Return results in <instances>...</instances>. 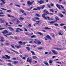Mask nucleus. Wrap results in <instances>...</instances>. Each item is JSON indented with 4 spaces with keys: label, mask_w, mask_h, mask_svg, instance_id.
Instances as JSON below:
<instances>
[{
    "label": "nucleus",
    "mask_w": 66,
    "mask_h": 66,
    "mask_svg": "<svg viewBox=\"0 0 66 66\" xmlns=\"http://www.w3.org/2000/svg\"><path fill=\"white\" fill-rule=\"evenodd\" d=\"M47 15V14L45 13H44L42 15V17L44 18V19H47V17H45V16H46Z\"/></svg>",
    "instance_id": "f257e3e1"
},
{
    "label": "nucleus",
    "mask_w": 66,
    "mask_h": 66,
    "mask_svg": "<svg viewBox=\"0 0 66 66\" xmlns=\"http://www.w3.org/2000/svg\"><path fill=\"white\" fill-rule=\"evenodd\" d=\"M37 2L40 4H43V3H45V1L42 0H40V1H38Z\"/></svg>",
    "instance_id": "f03ea898"
},
{
    "label": "nucleus",
    "mask_w": 66,
    "mask_h": 66,
    "mask_svg": "<svg viewBox=\"0 0 66 66\" xmlns=\"http://www.w3.org/2000/svg\"><path fill=\"white\" fill-rule=\"evenodd\" d=\"M2 33L3 34H6V33H8V31H7L6 30H4V31L2 32Z\"/></svg>",
    "instance_id": "7ed1b4c3"
},
{
    "label": "nucleus",
    "mask_w": 66,
    "mask_h": 66,
    "mask_svg": "<svg viewBox=\"0 0 66 66\" xmlns=\"http://www.w3.org/2000/svg\"><path fill=\"white\" fill-rule=\"evenodd\" d=\"M12 32H9V34H7L6 35L4 34V36H6V37H7V35H12Z\"/></svg>",
    "instance_id": "20e7f679"
},
{
    "label": "nucleus",
    "mask_w": 66,
    "mask_h": 66,
    "mask_svg": "<svg viewBox=\"0 0 66 66\" xmlns=\"http://www.w3.org/2000/svg\"><path fill=\"white\" fill-rule=\"evenodd\" d=\"M17 30H16V32H17V33H19V32H20L19 31H18V30H20V31H22V29H21L18 28L17 29Z\"/></svg>",
    "instance_id": "39448f33"
},
{
    "label": "nucleus",
    "mask_w": 66,
    "mask_h": 66,
    "mask_svg": "<svg viewBox=\"0 0 66 66\" xmlns=\"http://www.w3.org/2000/svg\"><path fill=\"white\" fill-rule=\"evenodd\" d=\"M27 61L28 62H29V63H31V62H32V60H31V59H29V58H28L27 60Z\"/></svg>",
    "instance_id": "423d86ee"
},
{
    "label": "nucleus",
    "mask_w": 66,
    "mask_h": 66,
    "mask_svg": "<svg viewBox=\"0 0 66 66\" xmlns=\"http://www.w3.org/2000/svg\"><path fill=\"white\" fill-rule=\"evenodd\" d=\"M56 6L57 7H58L59 9L61 10L62 8L61 7V5H59L58 4H57L56 5Z\"/></svg>",
    "instance_id": "0eeeda50"
},
{
    "label": "nucleus",
    "mask_w": 66,
    "mask_h": 66,
    "mask_svg": "<svg viewBox=\"0 0 66 66\" xmlns=\"http://www.w3.org/2000/svg\"><path fill=\"white\" fill-rule=\"evenodd\" d=\"M10 50H11V51H12L13 52H15L16 53V54H19V53H18V52H17L15 51H14V50H12V48H11L10 49Z\"/></svg>",
    "instance_id": "6e6552de"
},
{
    "label": "nucleus",
    "mask_w": 66,
    "mask_h": 66,
    "mask_svg": "<svg viewBox=\"0 0 66 66\" xmlns=\"http://www.w3.org/2000/svg\"><path fill=\"white\" fill-rule=\"evenodd\" d=\"M58 14L59 15L61 18H62V17H64V16L63 15V14H62V13H58Z\"/></svg>",
    "instance_id": "1a4fd4ad"
},
{
    "label": "nucleus",
    "mask_w": 66,
    "mask_h": 66,
    "mask_svg": "<svg viewBox=\"0 0 66 66\" xmlns=\"http://www.w3.org/2000/svg\"><path fill=\"white\" fill-rule=\"evenodd\" d=\"M0 21L1 22V23H3L5 22V21L3 20H2V19H0Z\"/></svg>",
    "instance_id": "9d476101"
},
{
    "label": "nucleus",
    "mask_w": 66,
    "mask_h": 66,
    "mask_svg": "<svg viewBox=\"0 0 66 66\" xmlns=\"http://www.w3.org/2000/svg\"><path fill=\"white\" fill-rule=\"evenodd\" d=\"M49 63H50V65H51L52 63H53V61H52L51 60H50L49 61Z\"/></svg>",
    "instance_id": "9b49d317"
},
{
    "label": "nucleus",
    "mask_w": 66,
    "mask_h": 66,
    "mask_svg": "<svg viewBox=\"0 0 66 66\" xmlns=\"http://www.w3.org/2000/svg\"><path fill=\"white\" fill-rule=\"evenodd\" d=\"M52 52L54 53V54H57V53H56L55 52V51L53 50H52Z\"/></svg>",
    "instance_id": "f8f14e48"
},
{
    "label": "nucleus",
    "mask_w": 66,
    "mask_h": 66,
    "mask_svg": "<svg viewBox=\"0 0 66 66\" xmlns=\"http://www.w3.org/2000/svg\"><path fill=\"white\" fill-rule=\"evenodd\" d=\"M46 38H48V39H49L51 40V37H50V36H48V35H47L46 36Z\"/></svg>",
    "instance_id": "ddd939ff"
},
{
    "label": "nucleus",
    "mask_w": 66,
    "mask_h": 66,
    "mask_svg": "<svg viewBox=\"0 0 66 66\" xmlns=\"http://www.w3.org/2000/svg\"><path fill=\"white\" fill-rule=\"evenodd\" d=\"M47 18L49 20H53V18H51L50 19L48 16H47Z\"/></svg>",
    "instance_id": "4468645a"
},
{
    "label": "nucleus",
    "mask_w": 66,
    "mask_h": 66,
    "mask_svg": "<svg viewBox=\"0 0 66 66\" xmlns=\"http://www.w3.org/2000/svg\"><path fill=\"white\" fill-rule=\"evenodd\" d=\"M5 56L6 57H7L8 59H10L11 58V57L10 56H8L7 55H5Z\"/></svg>",
    "instance_id": "2eb2a0df"
},
{
    "label": "nucleus",
    "mask_w": 66,
    "mask_h": 66,
    "mask_svg": "<svg viewBox=\"0 0 66 66\" xmlns=\"http://www.w3.org/2000/svg\"><path fill=\"white\" fill-rule=\"evenodd\" d=\"M41 43H42V42H40V40H38L37 41V43L39 45H40L41 44Z\"/></svg>",
    "instance_id": "dca6fc26"
},
{
    "label": "nucleus",
    "mask_w": 66,
    "mask_h": 66,
    "mask_svg": "<svg viewBox=\"0 0 66 66\" xmlns=\"http://www.w3.org/2000/svg\"><path fill=\"white\" fill-rule=\"evenodd\" d=\"M5 2H3L1 3L0 4V5L1 6H2V5H3V4H5Z\"/></svg>",
    "instance_id": "f3484780"
},
{
    "label": "nucleus",
    "mask_w": 66,
    "mask_h": 66,
    "mask_svg": "<svg viewBox=\"0 0 66 66\" xmlns=\"http://www.w3.org/2000/svg\"><path fill=\"white\" fill-rule=\"evenodd\" d=\"M55 18L56 20H60V19H59V18L57 16L55 17Z\"/></svg>",
    "instance_id": "a211bd4d"
},
{
    "label": "nucleus",
    "mask_w": 66,
    "mask_h": 66,
    "mask_svg": "<svg viewBox=\"0 0 66 66\" xmlns=\"http://www.w3.org/2000/svg\"><path fill=\"white\" fill-rule=\"evenodd\" d=\"M9 29H10V30H12V31H14V29H13V28H12V27H9L8 28Z\"/></svg>",
    "instance_id": "6ab92c4d"
},
{
    "label": "nucleus",
    "mask_w": 66,
    "mask_h": 66,
    "mask_svg": "<svg viewBox=\"0 0 66 66\" xmlns=\"http://www.w3.org/2000/svg\"><path fill=\"white\" fill-rule=\"evenodd\" d=\"M16 22H17L16 23V24H18V23L20 22V21H19V20H17Z\"/></svg>",
    "instance_id": "aec40b11"
},
{
    "label": "nucleus",
    "mask_w": 66,
    "mask_h": 66,
    "mask_svg": "<svg viewBox=\"0 0 66 66\" xmlns=\"http://www.w3.org/2000/svg\"><path fill=\"white\" fill-rule=\"evenodd\" d=\"M37 34H39L40 35H42V36H43V34L42 33L40 32H38L37 33Z\"/></svg>",
    "instance_id": "412c9836"
},
{
    "label": "nucleus",
    "mask_w": 66,
    "mask_h": 66,
    "mask_svg": "<svg viewBox=\"0 0 66 66\" xmlns=\"http://www.w3.org/2000/svg\"><path fill=\"white\" fill-rule=\"evenodd\" d=\"M36 37V36L35 35H33L31 36V38H35Z\"/></svg>",
    "instance_id": "4be33fe9"
},
{
    "label": "nucleus",
    "mask_w": 66,
    "mask_h": 66,
    "mask_svg": "<svg viewBox=\"0 0 66 66\" xmlns=\"http://www.w3.org/2000/svg\"><path fill=\"white\" fill-rule=\"evenodd\" d=\"M20 11L22 12V13H23L24 12V11L22 10H20Z\"/></svg>",
    "instance_id": "5701e85b"
},
{
    "label": "nucleus",
    "mask_w": 66,
    "mask_h": 66,
    "mask_svg": "<svg viewBox=\"0 0 66 66\" xmlns=\"http://www.w3.org/2000/svg\"><path fill=\"white\" fill-rule=\"evenodd\" d=\"M45 7V5H43V6L41 7V9H44Z\"/></svg>",
    "instance_id": "b1692460"
},
{
    "label": "nucleus",
    "mask_w": 66,
    "mask_h": 66,
    "mask_svg": "<svg viewBox=\"0 0 66 66\" xmlns=\"http://www.w3.org/2000/svg\"><path fill=\"white\" fill-rule=\"evenodd\" d=\"M44 64L46 65H47V66H48V65H49V64H48V63L47 62H45L44 63Z\"/></svg>",
    "instance_id": "393cba45"
},
{
    "label": "nucleus",
    "mask_w": 66,
    "mask_h": 66,
    "mask_svg": "<svg viewBox=\"0 0 66 66\" xmlns=\"http://www.w3.org/2000/svg\"><path fill=\"white\" fill-rule=\"evenodd\" d=\"M15 47H16L17 48H20V47H21V46L20 45H19V46H15Z\"/></svg>",
    "instance_id": "a878e982"
},
{
    "label": "nucleus",
    "mask_w": 66,
    "mask_h": 66,
    "mask_svg": "<svg viewBox=\"0 0 66 66\" xmlns=\"http://www.w3.org/2000/svg\"><path fill=\"white\" fill-rule=\"evenodd\" d=\"M26 49H27L28 51H29L30 50V48L29 47H26Z\"/></svg>",
    "instance_id": "bb28decb"
},
{
    "label": "nucleus",
    "mask_w": 66,
    "mask_h": 66,
    "mask_svg": "<svg viewBox=\"0 0 66 66\" xmlns=\"http://www.w3.org/2000/svg\"><path fill=\"white\" fill-rule=\"evenodd\" d=\"M55 49L57 50H62L61 48H55Z\"/></svg>",
    "instance_id": "cd10ccee"
},
{
    "label": "nucleus",
    "mask_w": 66,
    "mask_h": 66,
    "mask_svg": "<svg viewBox=\"0 0 66 66\" xmlns=\"http://www.w3.org/2000/svg\"><path fill=\"white\" fill-rule=\"evenodd\" d=\"M35 19H37L38 20H39V19H40L39 18L37 17H35Z\"/></svg>",
    "instance_id": "c85d7f7f"
},
{
    "label": "nucleus",
    "mask_w": 66,
    "mask_h": 66,
    "mask_svg": "<svg viewBox=\"0 0 66 66\" xmlns=\"http://www.w3.org/2000/svg\"><path fill=\"white\" fill-rule=\"evenodd\" d=\"M35 18H33L31 20H32V21H36V20L35 19Z\"/></svg>",
    "instance_id": "c756f323"
},
{
    "label": "nucleus",
    "mask_w": 66,
    "mask_h": 66,
    "mask_svg": "<svg viewBox=\"0 0 66 66\" xmlns=\"http://www.w3.org/2000/svg\"><path fill=\"white\" fill-rule=\"evenodd\" d=\"M32 58L34 59H36V58H37V57L36 56H32Z\"/></svg>",
    "instance_id": "7c9ffc66"
},
{
    "label": "nucleus",
    "mask_w": 66,
    "mask_h": 66,
    "mask_svg": "<svg viewBox=\"0 0 66 66\" xmlns=\"http://www.w3.org/2000/svg\"><path fill=\"white\" fill-rule=\"evenodd\" d=\"M44 29L46 30H47L48 29H51V28H48V27H45Z\"/></svg>",
    "instance_id": "2f4dec72"
},
{
    "label": "nucleus",
    "mask_w": 66,
    "mask_h": 66,
    "mask_svg": "<svg viewBox=\"0 0 66 66\" xmlns=\"http://www.w3.org/2000/svg\"><path fill=\"white\" fill-rule=\"evenodd\" d=\"M50 11H51V12H54V11H53V10L52 9H50Z\"/></svg>",
    "instance_id": "473e14b6"
},
{
    "label": "nucleus",
    "mask_w": 66,
    "mask_h": 66,
    "mask_svg": "<svg viewBox=\"0 0 66 66\" xmlns=\"http://www.w3.org/2000/svg\"><path fill=\"white\" fill-rule=\"evenodd\" d=\"M11 46L12 48H14V49H15V47H14V46H13V45H11Z\"/></svg>",
    "instance_id": "72a5a7b5"
},
{
    "label": "nucleus",
    "mask_w": 66,
    "mask_h": 66,
    "mask_svg": "<svg viewBox=\"0 0 66 66\" xmlns=\"http://www.w3.org/2000/svg\"><path fill=\"white\" fill-rule=\"evenodd\" d=\"M7 12H8V13H10L11 12V11L10 10H7L6 11Z\"/></svg>",
    "instance_id": "f704fd0d"
},
{
    "label": "nucleus",
    "mask_w": 66,
    "mask_h": 66,
    "mask_svg": "<svg viewBox=\"0 0 66 66\" xmlns=\"http://www.w3.org/2000/svg\"><path fill=\"white\" fill-rule=\"evenodd\" d=\"M31 53L32 54V55H35V54L34 53V52L33 51H31Z\"/></svg>",
    "instance_id": "c9c22d12"
},
{
    "label": "nucleus",
    "mask_w": 66,
    "mask_h": 66,
    "mask_svg": "<svg viewBox=\"0 0 66 66\" xmlns=\"http://www.w3.org/2000/svg\"><path fill=\"white\" fill-rule=\"evenodd\" d=\"M36 16H37L38 17H40V15L39 14H36Z\"/></svg>",
    "instance_id": "e433bc0d"
},
{
    "label": "nucleus",
    "mask_w": 66,
    "mask_h": 66,
    "mask_svg": "<svg viewBox=\"0 0 66 66\" xmlns=\"http://www.w3.org/2000/svg\"><path fill=\"white\" fill-rule=\"evenodd\" d=\"M54 25L56 26H59V24L56 23H55L54 24Z\"/></svg>",
    "instance_id": "4c0bfd02"
},
{
    "label": "nucleus",
    "mask_w": 66,
    "mask_h": 66,
    "mask_svg": "<svg viewBox=\"0 0 66 66\" xmlns=\"http://www.w3.org/2000/svg\"><path fill=\"white\" fill-rule=\"evenodd\" d=\"M53 23H55L56 22H57V20H55V21H53Z\"/></svg>",
    "instance_id": "58836bf2"
},
{
    "label": "nucleus",
    "mask_w": 66,
    "mask_h": 66,
    "mask_svg": "<svg viewBox=\"0 0 66 66\" xmlns=\"http://www.w3.org/2000/svg\"><path fill=\"white\" fill-rule=\"evenodd\" d=\"M26 43L25 42H22L21 45H25Z\"/></svg>",
    "instance_id": "ea45409f"
},
{
    "label": "nucleus",
    "mask_w": 66,
    "mask_h": 66,
    "mask_svg": "<svg viewBox=\"0 0 66 66\" xmlns=\"http://www.w3.org/2000/svg\"><path fill=\"white\" fill-rule=\"evenodd\" d=\"M38 50H42V49H43V47H42L40 48H38Z\"/></svg>",
    "instance_id": "a19ab883"
},
{
    "label": "nucleus",
    "mask_w": 66,
    "mask_h": 66,
    "mask_svg": "<svg viewBox=\"0 0 66 66\" xmlns=\"http://www.w3.org/2000/svg\"><path fill=\"white\" fill-rule=\"evenodd\" d=\"M64 25V23H61L60 24L61 26H63Z\"/></svg>",
    "instance_id": "79ce46f5"
},
{
    "label": "nucleus",
    "mask_w": 66,
    "mask_h": 66,
    "mask_svg": "<svg viewBox=\"0 0 66 66\" xmlns=\"http://www.w3.org/2000/svg\"><path fill=\"white\" fill-rule=\"evenodd\" d=\"M62 13H63V14H64L65 15H66V13H65V12H64V11H62Z\"/></svg>",
    "instance_id": "37998d69"
},
{
    "label": "nucleus",
    "mask_w": 66,
    "mask_h": 66,
    "mask_svg": "<svg viewBox=\"0 0 66 66\" xmlns=\"http://www.w3.org/2000/svg\"><path fill=\"white\" fill-rule=\"evenodd\" d=\"M5 40L4 39H1L0 40V42H4Z\"/></svg>",
    "instance_id": "c03bdc74"
},
{
    "label": "nucleus",
    "mask_w": 66,
    "mask_h": 66,
    "mask_svg": "<svg viewBox=\"0 0 66 66\" xmlns=\"http://www.w3.org/2000/svg\"><path fill=\"white\" fill-rule=\"evenodd\" d=\"M20 19H21V20H23V19H24V18H21V17H20Z\"/></svg>",
    "instance_id": "a18cd8bd"
},
{
    "label": "nucleus",
    "mask_w": 66,
    "mask_h": 66,
    "mask_svg": "<svg viewBox=\"0 0 66 66\" xmlns=\"http://www.w3.org/2000/svg\"><path fill=\"white\" fill-rule=\"evenodd\" d=\"M5 28H0V30H2L4 29Z\"/></svg>",
    "instance_id": "49530a36"
},
{
    "label": "nucleus",
    "mask_w": 66,
    "mask_h": 66,
    "mask_svg": "<svg viewBox=\"0 0 66 66\" xmlns=\"http://www.w3.org/2000/svg\"><path fill=\"white\" fill-rule=\"evenodd\" d=\"M37 9L38 10H40L41 9V7H38L37 8Z\"/></svg>",
    "instance_id": "de8ad7c7"
},
{
    "label": "nucleus",
    "mask_w": 66,
    "mask_h": 66,
    "mask_svg": "<svg viewBox=\"0 0 66 66\" xmlns=\"http://www.w3.org/2000/svg\"><path fill=\"white\" fill-rule=\"evenodd\" d=\"M7 53H9L10 54H11V52L9 51H7Z\"/></svg>",
    "instance_id": "09e8293b"
},
{
    "label": "nucleus",
    "mask_w": 66,
    "mask_h": 66,
    "mask_svg": "<svg viewBox=\"0 0 66 66\" xmlns=\"http://www.w3.org/2000/svg\"><path fill=\"white\" fill-rule=\"evenodd\" d=\"M49 23H50V24H52L53 23V21H52L51 22H49Z\"/></svg>",
    "instance_id": "8fccbe9b"
},
{
    "label": "nucleus",
    "mask_w": 66,
    "mask_h": 66,
    "mask_svg": "<svg viewBox=\"0 0 66 66\" xmlns=\"http://www.w3.org/2000/svg\"><path fill=\"white\" fill-rule=\"evenodd\" d=\"M56 63H58L59 64H62V63L61 62H56Z\"/></svg>",
    "instance_id": "3c124183"
},
{
    "label": "nucleus",
    "mask_w": 66,
    "mask_h": 66,
    "mask_svg": "<svg viewBox=\"0 0 66 66\" xmlns=\"http://www.w3.org/2000/svg\"><path fill=\"white\" fill-rule=\"evenodd\" d=\"M32 4V3H29L28 4V5H31Z\"/></svg>",
    "instance_id": "603ef678"
},
{
    "label": "nucleus",
    "mask_w": 66,
    "mask_h": 66,
    "mask_svg": "<svg viewBox=\"0 0 66 66\" xmlns=\"http://www.w3.org/2000/svg\"><path fill=\"white\" fill-rule=\"evenodd\" d=\"M40 21H36V22H37V23H39Z\"/></svg>",
    "instance_id": "864d4df0"
},
{
    "label": "nucleus",
    "mask_w": 66,
    "mask_h": 66,
    "mask_svg": "<svg viewBox=\"0 0 66 66\" xmlns=\"http://www.w3.org/2000/svg\"><path fill=\"white\" fill-rule=\"evenodd\" d=\"M7 65H8V66H11L12 64L10 63H9L7 64Z\"/></svg>",
    "instance_id": "5fc2aeb1"
},
{
    "label": "nucleus",
    "mask_w": 66,
    "mask_h": 66,
    "mask_svg": "<svg viewBox=\"0 0 66 66\" xmlns=\"http://www.w3.org/2000/svg\"><path fill=\"white\" fill-rule=\"evenodd\" d=\"M50 5L51 6H53V4L52 3H51V4Z\"/></svg>",
    "instance_id": "6e6d98bb"
},
{
    "label": "nucleus",
    "mask_w": 66,
    "mask_h": 66,
    "mask_svg": "<svg viewBox=\"0 0 66 66\" xmlns=\"http://www.w3.org/2000/svg\"><path fill=\"white\" fill-rule=\"evenodd\" d=\"M46 14H49V12L48 11H46Z\"/></svg>",
    "instance_id": "4d7b16f0"
},
{
    "label": "nucleus",
    "mask_w": 66,
    "mask_h": 66,
    "mask_svg": "<svg viewBox=\"0 0 66 66\" xmlns=\"http://www.w3.org/2000/svg\"><path fill=\"white\" fill-rule=\"evenodd\" d=\"M16 6H18V7H20V5H16Z\"/></svg>",
    "instance_id": "13d9d810"
},
{
    "label": "nucleus",
    "mask_w": 66,
    "mask_h": 66,
    "mask_svg": "<svg viewBox=\"0 0 66 66\" xmlns=\"http://www.w3.org/2000/svg\"><path fill=\"white\" fill-rule=\"evenodd\" d=\"M52 37H53V38H54V37H55L54 36V35L53 34L52 35Z\"/></svg>",
    "instance_id": "bf43d9fd"
},
{
    "label": "nucleus",
    "mask_w": 66,
    "mask_h": 66,
    "mask_svg": "<svg viewBox=\"0 0 66 66\" xmlns=\"http://www.w3.org/2000/svg\"><path fill=\"white\" fill-rule=\"evenodd\" d=\"M1 1L2 2H3L5 1V0H1Z\"/></svg>",
    "instance_id": "052dcab7"
},
{
    "label": "nucleus",
    "mask_w": 66,
    "mask_h": 66,
    "mask_svg": "<svg viewBox=\"0 0 66 66\" xmlns=\"http://www.w3.org/2000/svg\"><path fill=\"white\" fill-rule=\"evenodd\" d=\"M33 10L34 11H36V10H38L37 9L34 8L33 9Z\"/></svg>",
    "instance_id": "680f3d73"
},
{
    "label": "nucleus",
    "mask_w": 66,
    "mask_h": 66,
    "mask_svg": "<svg viewBox=\"0 0 66 66\" xmlns=\"http://www.w3.org/2000/svg\"><path fill=\"white\" fill-rule=\"evenodd\" d=\"M28 27H32V26H31V24H30L28 25Z\"/></svg>",
    "instance_id": "e2e57ef3"
},
{
    "label": "nucleus",
    "mask_w": 66,
    "mask_h": 66,
    "mask_svg": "<svg viewBox=\"0 0 66 66\" xmlns=\"http://www.w3.org/2000/svg\"><path fill=\"white\" fill-rule=\"evenodd\" d=\"M60 6L63 9H64V7H63L62 5H61Z\"/></svg>",
    "instance_id": "0e129e2a"
},
{
    "label": "nucleus",
    "mask_w": 66,
    "mask_h": 66,
    "mask_svg": "<svg viewBox=\"0 0 66 66\" xmlns=\"http://www.w3.org/2000/svg\"><path fill=\"white\" fill-rule=\"evenodd\" d=\"M48 52H45V54H48Z\"/></svg>",
    "instance_id": "69168bd1"
},
{
    "label": "nucleus",
    "mask_w": 66,
    "mask_h": 66,
    "mask_svg": "<svg viewBox=\"0 0 66 66\" xmlns=\"http://www.w3.org/2000/svg\"><path fill=\"white\" fill-rule=\"evenodd\" d=\"M59 35H62L61 32H59Z\"/></svg>",
    "instance_id": "338daca9"
},
{
    "label": "nucleus",
    "mask_w": 66,
    "mask_h": 66,
    "mask_svg": "<svg viewBox=\"0 0 66 66\" xmlns=\"http://www.w3.org/2000/svg\"><path fill=\"white\" fill-rule=\"evenodd\" d=\"M14 19L15 21H16V20H18V19H17V18H15V19Z\"/></svg>",
    "instance_id": "774afa93"
}]
</instances>
